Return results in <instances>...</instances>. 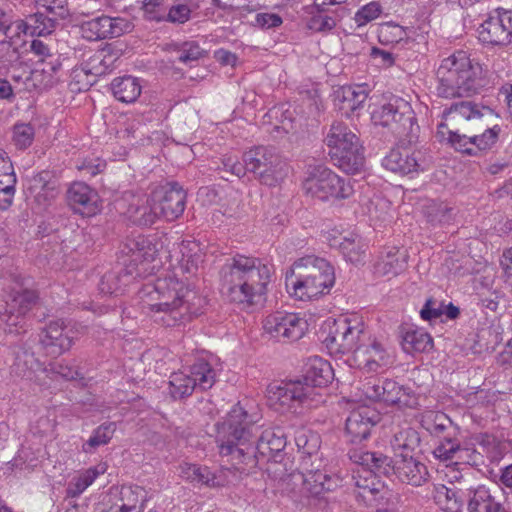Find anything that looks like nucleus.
Returning a JSON list of instances; mask_svg holds the SVG:
<instances>
[{
    "instance_id": "nucleus-12",
    "label": "nucleus",
    "mask_w": 512,
    "mask_h": 512,
    "mask_svg": "<svg viewBox=\"0 0 512 512\" xmlns=\"http://www.w3.org/2000/svg\"><path fill=\"white\" fill-rule=\"evenodd\" d=\"M364 329V323L357 319H334L322 331V342L331 354H353Z\"/></svg>"
},
{
    "instance_id": "nucleus-34",
    "label": "nucleus",
    "mask_w": 512,
    "mask_h": 512,
    "mask_svg": "<svg viewBox=\"0 0 512 512\" xmlns=\"http://www.w3.org/2000/svg\"><path fill=\"white\" fill-rule=\"evenodd\" d=\"M320 436L309 430H298L295 434V444L298 451L302 454V468H308V464L315 460H320L319 448H320Z\"/></svg>"
},
{
    "instance_id": "nucleus-6",
    "label": "nucleus",
    "mask_w": 512,
    "mask_h": 512,
    "mask_svg": "<svg viewBox=\"0 0 512 512\" xmlns=\"http://www.w3.org/2000/svg\"><path fill=\"white\" fill-rule=\"evenodd\" d=\"M285 282L297 299L310 300L329 293L335 283L334 268L324 258L308 255L294 262Z\"/></svg>"
},
{
    "instance_id": "nucleus-31",
    "label": "nucleus",
    "mask_w": 512,
    "mask_h": 512,
    "mask_svg": "<svg viewBox=\"0 0 512 512\" xmlns=\"http://www.w3.org/2000/svg\"><path fill=\"white\" fill-rule=\"evenodd\" d=\"M37 299V295L31 290L17 291L11 295V299L6 303L5 313L8 314L7 325L17 326L20 322L19 317L24 316L32 307Z\"/></svg>"
},
{
    "instance_id": "nucleus-40",
    "label": "nucleus",
    "mask_w": 512,
    "mask_h": 512,
    "mask_svg": "<svg viewBox=\"0 0 512 512\" xmlns=\"http://www.w3.org/2000/svg\"><path fill=\"white\" fill-rule=\"evenodd\" d=\"M125 267L119 271H109L105 273L99 283V290L103 294H118L123 291V287L127 286L133 279L138 277L136 273L131 277L124 276Z\"/></svg>"
},
{
    "instance_id": "nucleus-46",
    "label": "nucleus",
    "mask_w": 512,
    "mask_h": 512,
    "mask_svg": "<svg viewBox=\"0 0 512 512\" xmlns=\"http://www.w3.org/2000/svg\"><path fill=\"white\" fill-rule=\"evenodd\" d=\"M82 37L89 41L109 38L108 16L102 15L80 25Z\"/></svg>"
},
{
    "instance_id": "nucleus-42",
    "label": "nucleus",
    "mask_w": 512,
    "mask_h": 512,
    "mask_svg": "<svg viewBox=\"0 0 512 512\" xmlns=\"http://www.w3.org/2000/svg\"><path fill=\"white\" fill-rule=\"evenodd\" d=\"M119 512H140L143 510L146 492L139 486H123L121 488Z\"/></svg>"
},
{
    "instance_id": "nucleus-39",
    "label": "nucleus",
    "mask_w": 512,
    "mask_h": 512,
    "mask_svg": "<svg viewBox=\"0 0 512 512\" xmlns=\"http://www.w3.org/2000/svg\"><path fill=\"white\" fill-rule=\"evenodd\" d=\"M483 126L485 127L483 132L473 134L475 157H481L488 152L493 151L499 141L500 133L502 131L498 122H492L490 125L483 124Z\"/></svg>"
},
{
    "instance_id": "nucleus-29",
    "label": "nucleus",
    "mask_w": 512,
    "mask_h": 512,
    "mask_svg": "<svg viewBox=\"0 0 512 512\" xmlns=\"http://www.w3.org/2000/svg\"><path fill=\"white\" fill-rule=\"evenodd\" d=\"M468 512H512L484 486L469 492Z\"/></svg>"
},
{
    "instance_id": "nucleus-26",
    "label": "nucleus",
    "mask_w": 512,
    "mask_h": 512,
    "mask_svg": "<svg viewBox=\"0 0 512 512\" xmlns=\"http://www.w3.org/2000/svg\"><path fill=\"white\" fill-rule=\"evenodd\" d=\"M408 255L405 250L398 247H387L379 256L374 265L377 276L395 277L407 267Z\"/></svg>"
},
{
    "instance_id": "nucleus-1",
    "label": "nucleus",
    "mask_w": 512,
    "mask_h": 512,
    "mask_svg": "<svg viewBox=\"0 0 512 512\" xmlns=\"http://www.w3.org/2000/svg\"><path fill=\"white\" fill-rule=\"evenodd\" d=\"M257 414H249L240 404L235 405L221 424H217L216 440L222 455L243 458L247 465L259 462H281L286 447V435L281 428L268 429L258 435Z\"/></svg>"
},
{
    "instance_id": "nucleus-51",
    "label": "nucleus",
    "mask_w": 512,
    "mask_h": 512,
    "mask_svg": "<svg viewBox=\"0 0 512 512\" xmlns=\"http://www.w3.org/2000/svg\"><path fill=\"white\" fill-rule=\"evenodd\" d=\"M41 74L43 76L42 82L45 87H53L60 81V74L62 70V62L59 55L50 57L48 60L42 62Z\"/></svg>"
},
{
    "instance_id": "nucleus-58",
    "label": "nucleus",
    "mask_w": 512,
    "mask_h": 512,
    "mask_svg": "<svg viewBox=\"0 0 512 512\" xmlns=\"http://www.w3.org/2000/svg\"><path fill=\"white\" fill-rule=\"evenodd\" d=\"M382 12L381 5L376 2L372 1L364 6H362L354 16V20L357 23V25L364 26L368 24L369 22L375 20L380 16Z\"/></svg>"
},
{
    "instance_id": "nucleus-5",
    "label": "nucleus",
    "mask_w": 512,
    "mask_h": 512,
    "mask_svg": "<svg viewBox=\"0 0 512 512\" xmlns=\"http://www.w3.org/2000/svg\"><path fill=\"white\" fill-rule=\"evenodd\" d=\"M154 289L158 302L151 305V310L155 312V321L167 327L190 321L201 313L205 304L196 291L173 277L158 279Z\"/></svg>"
},
{
    "instance_id": "nucleus-2",
    "label": "nucleus",
    "mask_w": 512,
    "mask_h": 512,
    "mask_svg": "<svg viewBox=\"0 0 512 512\" xmlns=\"http://www.w3.org/2000/svg\"><path fill=\"white\" fill-rule=\"evenodd\" d=\"M272 275L273 267L261 259L236 254L219 271L221 291L230 302L253 306L265 299Z\"/></svg>"
},
{
    "instance_id": "nucleus-62",
    "label": "nucleus",
    "mask_w": 512,
    "mask_h": 512,
    "mask_svg": "<svg viewBox=\"0 0 512 512\" xmlns=\"http://www.w3.org/2000/svg\"><path fill=\"white\" fill-rule=\"evenodd\" d=\"M191 10L185 4H178L167 8L166 18L164 21L171 23L183 24L190 19Z\"/></svg>"
},
{
    "instance_id": "nucleus-21",
    "label": "nucleus",
    "mask_w": 512,
    "mask_h": 512,
    "mask_svg": "<svg viewBox=\"0 0 512 512\" xmlns=\"http://www.w3.org/2000/svg\"><path fill=\"white\" fill-rule=\"evenodd\" d=\"M380 418V414L369 406H359L352 410L345 422V431L350 441L357 443L367 439Z\"/></svg>"
},
{
    "instance_id": "nucleus-17",
    "label": "nucleus",
    "mask_w": 512,
    "mask_h": 512,
    "mask_svg": "<svg viewBox=\"0 0 512 512\" xmlns=\"http://www.w3.org/2000/svg\"><path fill=\"white\" fill-rule=\"evenodd\" d=\"M151 195L160 218L173 221L183 214L186 192L178 183L172 182L156 187Z\"/></svg>"
},
{
    "instance_id": "nucleus-41",
    "label": "nucleus",
    "mask_w": 512,
    "mask_h": 512,
    "mask_svg": "<svg viewBox=\"0 0 512 512\" xmlns=\"http://www.w3.org/2000/svg\"><path fill=\"white\" fill-rule=\"evenodd\" d=\"M182 258L180 260V269L183 273L195 275L199 266L203 263V254L199 246L194 242H182L180 245Z\"/></svg>"
},
{
    "instance_id": "nucleus-28",
    "label": "nucleus",
    "mask_w": 512,
    "mask_h": 512,
    "mask_svg": "<svg viewBox=\"0 0 512 512\" xmlns=\"http://www.w3.org/2000/svg\"><path fill=\"white\" fill-rule=\"evenodd\" d=\"M152 195L133 198L130 202L126 215L128 219L135 225L141 227H149L160 219Z\"/></svg>"
},
{
    "instance_id": "nucleus-30",
    "label": "nucleus",
    "mask_w": 512,
    "mask_h": 512,
    "mask_svg": "<svg viewBox=\"0 0 512 512\" xmlns=\"http://www.w3.org/2000/svg\"><path fill=\"white\" fill-rule=\"evenodd\" d=\"M401 345L408 354L429 351L433 347V339L429 333L412 325L400 329Z\"/></svg>"
},
{
    "instance_id": "nucleus-27",
    "label": "nucleus",
    "mask_w": 512,
    "mask_h": 512,
    "mask_svg": "<svg viewBox=\"0 0 512 512\" xmlns=\"http://www.w3.org/2000/svg\"><path fill=\"white\" fill-rule=\"evenodd\" d=\"M363 392L372 401L394 405L401 398L402 388L394 380L374 379L363 385Z\"/></svg>"
},
{
    "instance_id": "nucleus-44",
    "label": "nucleus",
    "mask_w": 512,
    "mask_h": 512,
    "mask_svg": "<svg viewBox=\"0 0 512 512\" xmlns=\"http://www.w3.org/2000/svg\"><path fill=\"white\" fill-rule=\"evenodd\" d=\"M190 372H176L170 376L169 393L174 399H183L198 391Z\"/></svg>"
},
{
    "instance_id": "nucleus-36",
    "label": "nucleus",
    "mask_w": 512,
    "mask_h": 512,
    "mask_svg": "<svg viewBox=\"0 0 512 512\" xmlns=\"http://www.w3.org/2000/svg\"><path fill=\"white\" fill-rule=\"evenodd\" d=\"M331 246L337 247L345 260L353 264L361 263L364 260L367 249L363 238L354 233L341 238L340 241L334 240Z\"/></svg>"
},
{
    "instance_id": "nucleus-8",
    "label": "nucleus",
    "mask_w": 512,
    "mask_h": 512,
    "mask_svg": "<svg viewBox=\"0 0 512 512\" xmlns=\"http://www.w3.org/2000/svg\"><path fill=\"white\" fill-rule=\"evenodd\" d=\"M248 172L264 185L276 186L288 175L289 167L274 147L256 146L242 157Z\"/></svg>"
},
{
    "instance_id": "nucleus-48",
    "label": "nucleus",
    "mask_w": 512,
    "mask_h": 512,
    "mask_svg": "<svg viewBox=\"0 0 512 512\" xmlns=\"http://www.w3.org/2000/svg\"><path fill=\"white\" fill-rule=\"evenodd\" d=\"M453 208L443 202L431 201L424 208V214L433 225L449 223L453 218Z\"/></svg>"
},
{
    "instance_id": "nucleus-3",
    "label": "nucleus",
    "mask_w": 512,
    "mask_h": 512,
    "mask_svg": "<svg viewBox=\"0 0 512 512\" xmlns=\"http://www.w3.org/2000/svg\"><path fill=\"white\" fill-rule=\"evenodd\" d=\"M334 373L330 363L321 357H313L301 379L273 382L267 386V399L274 409L281 412L294 411L299 407H310L317 402L316 388L327 386Z\"/></svg>"
},
{
    "instance_id": "nucleus-47",
    "label": "nucleus",
    "mask_w": 512,
    "mask_h": 512,
    "mask_svg": "<svg viewBox=\"0 0 512 512\" xmlns=\"http://www.w3.org/2000/svg\"><path fill=\"white\" fill-rule=\"evenodd\" d=\"M116 431L115 422H105L97 427L90 438L83 444V451L94 452L98 447L106 445L112 439Z\"/></svg>"
},
{
    "instance_id": "nucleus-10",
    "label": "nucleus",
    "mask_w": 512,
    "mask_h": 512,
    "mask_svg": "<svg viewBox=\"0 0 512 512\" xmlns=\"http://www.w3.org/2000/svg\"><path fill=\"white\" fill-rule=\"evenodd\" d=\"M303 189L307 195L322 201L331 198L346 199L354 191L349 179L338 176L323 165H309Z\"/></svg>"
},
{
    "instance_id": "nucleus-22",
    "label": "nucleus",
    "mask_w": 512,
    "mask_h": 512,
    "mask_svg": "<svg viewBox=\"0 0 512 512\" xmlns=\"http://www.w3.org/2000/svg\"><path fill=\"white\" fill-rule=\"evenodd\" d=\"M423 159L420 151L410 152L407 149H391L383 158L382 166L401 176L413 175L423 171Z\"/></svg>"
},
{
    "instance_id": "nucleus-32",
    "label": "nucleus",
    "mask_w": 512,
    "mask_h": 512,
    "mask_svg": "<svg viewBox=\"0 0 512 512\" xmlns=\"http://www.w3.org/2000/svg\"><path fill=\"white\" fill-rule=\"evenodd\" d=\"M437 137L440 141H445L455 151L475 157L473 148V135L461 134L458 130H453L447 126V123H439L437 126Z\"/></svg>"
},
{
    "instance_id": "nucleus-7",
    "label": "nucleus",
    "mask_w": 512,
    "mask_h": 512,
    "mask_svg": "<svg viewBox=\"0 0 512 512\" xmlns=\"http://www.w3.org/2000/svg\"><path fill=\"white\" fill-rule=\"evenodd\" d=\"M331 161L347 174L359 173L365 164L360 138L344 122H333L325 139Z\"/></svg>"
},
{
    "instance_id": "nucleus-18",
    "label": "nucleus",
    "mask_w": 512,
    "mask_h": 512,
    "mask_svg": "<svg viewBox=\"0 0 512 512\" xmlns=\"http://www.w3.org/2000/svg\"><path fill=\"white\" fill-rule=\"evenodd\" d=\"M479 120L482 124L490 125L492 122L499 121V114L489 106L473 101L453 102L449 107L442 111V122L447 126L453 125L458 119Z\"/></svg>"
},
{
    "instance_id": "nucleus-23",
    "label": "nucleus",
    "mask_w": 512,
    "mask_h": 512,
    "mask_svg": "<svg viewBox=\"0 0 512 512\" xmlns=\"http://www.w3.org/2000/svg\"><path fill=\"white\" fill-rule=\"evenodd\" d=\"M393 475L402 483L422 486L428 482L430 474L427 466L413 455L399 454L395 458Z\"/></svg>"
},
{
    "instance_id": "nucleus-63",
    "label": "nucleus",
    "mask_w": 512,
    "mask_h": 512,
    "mask_svg": "<svg viewBox=\"0 0 512 512\" xmlns=\"http://www.w3.org/2000/svg\"><path fill=\"white\" fill-rule=\"evenodd\" d=\"M189 478L198 481L208 486L216 485L215 475L207 467H199L197 465H191L189 467Z\"/></svg>"
},
{
    "instance_id": "nucleus-50",
    "label": "nucleus",
    "mask_w": 512,
    "mask_h": 512,
    "mask_svg": "<svg viewBox=\"0 0 512 512\" xmlns=\"http://www.w3.org/2000/svg\"><path fill=\"white\" fill-rule=\"evenodd\" d=\"M423 427L435 436H440L452 429L451 419L442 412L430 413L423 420Z\"/></svg>"
},
{
    "instance_id": "nucleus-15",
    "label": "nucleus",
    "mask_w": 512,
    "mask_h": 512,
    "mask_svg": "<svg viewBox=\"0 0 512 512\" xmlns=\"http://www.w3.org/2000/svg\"><path fill=\"white\" fill-rule=\"evenodd\" d=\"M479 41L490 47H506L512 43V10L497 8L479 25Z\"/></svg>"
},
{
    "instance_id": "nucleus-35",
    "label": "nucleus",
    "mask_w": 512,
    "mask_h": 512,
    "mask_svg": "<svg viewBox=\"0 0 512 512\" xmlns=\"http://www.w3.org/2000/svg\"><path fill=\"white\" fill-rule=\"evenodd\" d=\"M341 102L340 110L347 116L362 109L368 98V91L364 85L344 86L338 91Z\"/></svg>"
},
{
    "instance_id": "nucleus-60",
    "label": "nucleus",
    "mask_w": 512,
    "mask_h": 512,
    "mask_svg": "<svg viewBox=\"0 0 512 512\" xmlns=\"http://www.w3.org/2000/svg\"><path fill=\"white\" fill-rule=\"evenodd\" d=\"M179 52L178 60L185 64L197 61L205 55V51L194 41L184 42Z\"/></svg>"
},
{
    "instance_id": "nucleus-11",
    "label": "nucleus",
    "mask_w": 512,
    "mask_h": 512,
    "mask_svg": "<svg viewBox=\"0 0 512 512\" xmlns=\"http://www.w3.org/2000/svg\"><path fill=\"white\" fill-rule=\"evenodd\" d=\"M303 470L301 503L305 506L326 505L327 500L324 494L340 487L342 478L337 473L320 469L319 465H314V462L308 464V468Z\"/></svg>"
},
{
    "instance_id": "nucleus-4",
    "label": "nucleus",
    "mask_w": 512,
    "mask_h": 512,
    "mask_svg": "<svg viewBox=\"0 0 512 512\" xmlns=\"http://www.w3.org/2000/svg\"><path fill=\"white\" fill-rule=\"evenodd\" d=\"M492 76L468 52L458 50L444 58L436 71L437 94L446 99L471 97L483 88L493 85Z\"/></svg>"
},
{
    "instance_id": "nucleus-16",
    "label": "nucleus",
    "mask_w": 512,
    "mask_h": 512,
    "mask_svg": "<svg viewBox=\"0 0 512 512\" xmlns=\"http://www.w3.org/2000/svg\"><path fill=\"white\" fill-rule=\"evenodd\" d=\"M263 328L278 341H297L305 334L308 323L297 314L277 311L265 318Z\"/></svg>"
},
{
    "instance_id": "nucleus-9",
    "label": "nucleus",
    "mask_w": 512,
    "mask_h": 512,
    "mask_svg": "<svg viewBox=\"0 0 512 512\" xmlns=\"http://www.w3.org/2000/svg\"><path fill=\"white\" fill-rule=\"evenodd\" d=\"M371 120L375 125L387 128L396 137H406L409 141L419 130L411 106L403 99H394L375 108L371 112Z\"/></svg>"
},
{
    "instance_id": "nucleus-57",
    "label": "nucleus",
    "mask_w": 512,
    "mask_h": 512,
    "mask_svg": "<svg viewBox=\"0 0 512 512\" xmlns=\"http://www.w3.org/2000/svg\"><path fill=\"white\" fill-rule=\"evenodd\" d=\"M142 10L146 19L161 22L166 18L167 7L164 0H143Z\"/></svg>"
},
{
    "instance_id": "nucleus-53",
    "label": "nucleus",
    "mask_w": 512,
    "mask_h": 512,
    "mask_svg": "<svg viewBox=\"0 0 512 512\" xmlns=\"http://www.w3.org/2000/svg\"><path fill=\"white\" fill-rule=\"evenodd\" d=\"M115 58L103 52L96 53L87 62L88 72L95 76H102L113 69Z\"/></svg>"
},
{
    "instance_id": "nucleus-14",
    "label": "nucleus",
    "mask_w": 512,
    "mask_h": 512,
    "mask_svg": "<svg viewBox=\"0 0 512 512\" xmlns=\"http://www.w3.org/2000/svg\"><path fill=\"white\" fill-rule=\"evenodd\" d=\"M354 364L368 373L378 372L392 363L384 345L365 327L352 354Z\"/></svg>"
},
{
    "instance_id": "nucleus-55",
    "label": "nucleus",
    "mask_w": 512,
    "mask_h": 512,
    "mask_svg": "<svg viewBox=\"0 0 512 512\" xmlns=\"http://www.w3.org/2000/svg\"><path fill=\"white\" fill-rule=\"evenodd\" d=\"M35 130L29 123H17L13 127V142L19 149L29 147L34 139Z\"/></svg>"
},
{
    "instance_id": "nucleus-43",
    "label": "nucleus",
    "mask_w": 512,
    "mask_h": 512,
    "mask_svg": "<svg viewBox=\"0 0 512 512\" xmlns=\"http://www.w3.org/2000/svg\"><path fill=\"white\" fill-rule=\"evenodd\" d=\"M57 24L58 20L39 9L27 18L26 29L32 35L45 36L51 34Z\"/></svg>"
},
{
    "instance_id": "nucleus-45",
    "label": "nucleus",
    "mask_w": 512,
    "mask_h": 512,
    "mask_svg": "<svg viewBox=\"0 0 512 512\" xmlns=\"http://www.w3.org/2000/svg\"><path fill=\"white\" fill-rule=\"evenodd\" d=\"M13 367L16 374L26 379H32L33 373L44 370L43 364L34 356L32 352L27 350L19 351L16 354Z\"/></svg>"
},
{
    "instance_id": "nucleus-59",
    "label": "nucleus",
    "mask_w": 512,
    "mask_h": 512,
    "mask_svg": "<svg viewBox=\"0 0 512 512\" xmlns=\"http://www.w3.org/2000/svg\"><path fill=\"white\" fill-rule=\"evenodd\" d=\"M481 459V454L468 442H462L455 453V463H464L468 465H478Z\"/></svg>"
},
{
    "instance_id": "nucleus-64",
    "label": "nucleus",
    "mask_w": 512,
    "mask_h": 512,
    "mask_svg": "<svg viewBox=\"0 0 512 512\" xmlns=\"http://www.w3.org/2000/svg\"><path fill=\"white\" fill-rule=\"evenodd\" d=\"M486 171L492 176H506L512 173V157L491 161Z\"/></svg>"
},
{
    "instance_id": "nucleus-33",
    "label": "nucleus",
    "mask_w": 512,
    "mask_h": 512,
    "mask_svg": "<svg viewBox=\"0 0 512 512\" xmlns=\"http://www.w3.org/2000/svg\"><path fill=\"white\" fill-rule=\"evenodd\" d=\"M110 87L114 97L123 103H134L142 92L140 79L131 75L116 77Z\"/></svg>"
},
{
    "instance_id": "nucleus-20",
    "label": "nucleus",
    "mask_w": 512,
    "mask_h": 512,
    "mask_svg": "<svg viewBox=\"0 0 512 512\" xmlns=\"http://www.w3.org/2000/svg\"><path fill=\"white\" fill-rule=\"evenodd\" d=\"M66 200L68 206L82 216L91 217L101 210L97 191L82 181L70 184L66 192Z\"/></svg>"
},
{
    "instance_id": "nucleus-49",
    "label": "nucleus",
    "mask_w": 512,
    "mask_h": 512,
    "mask_svg": "<svg viewBox=\"0 0 512 512\" xmlns=\"http://www.w3.org/2000/svg\"><path fill=\"white\" fill-rule=\"evenodd\" d=\"M461 443L455 432H448L444 435L435 446L433 455L440 461H454L455 453Z\"/></svg>"
},
{
    "instance_id": "nucleus-38",
    "label": "nucleus",
    "mask_w": 512,
    "mask_h": 512,
    "mask_svg": "<svg viewBox=\"0 0 512 512\" xmlns=\"http://www.w3.org/2000/svg\"><path fill=\"white\" fill-rule=\"evenodd\" d=\"M420 443L421 438L419 432L412 427L399 429L394 433L390 441V445L395 452V458H397L399 454L410 455L420 446Z\"/></svg>"
},
{
    "instance_id": "nucleus-19",
    "label": "nucleus",
    "mask_w": 512,
    "mask_h": 512,
    "mask_svg": "<svg viewBox=\"0 0 512 512\" xmlns=\"http://www.w3.org/2000/svg\"><path fill=\"white\" fill-rule=\"evenodd\" d=\"M75 338L73 328L58 319L43 328L39 341L48 355L57 357L70 350Z\"/></svg>"
},
{
    "instance_id": "nucleus-13",
    "label": "nucleus",
    "mask_w": 512,
    "mask_h": 512,
    "mask_svg": "<svg viewBox=\"0 0 512 512\" xmlns=\"http://www.w3.org/2000/svg\"><path fill=\"white\" fill-rule=\"evenodd\" d=\"M159 251V243L155 236L132 234L123 241L120 247L119 261L125 267L127 277L141 275L137 267L144 261H152Z\"/></svg>"
},
{
    "instance_id": "nucleus-37",
    "label": "nucleus",
    "mask_w": 512,
    "mask_h": 512,
    "mask_svg": "<svg viewBox=\"0 0 512 512\" xmlns=\"http://www.w3.org/2000/svg\"><path fill=\"white\" fill-rule=\"evenodd\" d=\"M471 490L458 489L454 485L451 487L441 486L437 489L438 502L444 505L447 512H462L465 503L468 504L469 492Z\"/></svg>"
},
{
    "instance_id": "nucleus-61",
    "label": "nucleus",
    "mask_w": 512,
    "mask_h": 512,
    "mask_svg": "<svg viewBox=\"0 0 512 512\" xmlns=\"http://www.w3.org/2000/svg\"><path fill=\"white\" fill-rule=\"evenodd\" d=\"M444 314V304L429 298L420 310V317L425 321H435Z\"/></svg>"
},
{
    "instance_id": "nucleus-54",
    "label": "nucleus",
    "mask_w": 512,
    "mask_h": 512,
    "mask_svg": "<svg viewBox=\"0 0 512 512\" xmlns=\"http://www.w3.org/2000/svg\"><path fill=\"white\" fill-rule=\"evenodd\" d=\"M19 57L18 49L11 42L0 41V76L6 74L9 68L19 60Z\"/></svg>"
},
{
    "instance_id": "nucleus-52",
    "label": "nucleus",
    "mask_w": 512,
    "mask_h": 512,
    "mask_svg": "<svg viewBox=\"0 0 512 512\" xmlns=\"http://www.w3.org/2000/svg\"><path fill=\"white\" fill-rule=\"evenodd\" d=\"M38 8L56 20H64L70 16L66 0H36Z\"/></svg>"
},
{
    "instance_id": "nucleus-24",
    "label": "nucleus",
    "mask_w": 512,
    "mask_h": 512,
    "mask_svg": "<svg viewBox=\"0 0 512 512\" xmlns=\"http://www.w3.org/2000/svg\"><path fill=\"white\" fill-rule=\"evenodd\" d=\"M221 371L222 366L219 359L212 354L197 357L189 367V372L194 381L193 384L201 392L213 387Z\"/></svg>"
},
{
    "instance_id": "nucleus-56",
    "label": "nucleus",
    "mask_w": 512,
    "mask_h": 512,
    "mask_svg": "<svg viewBox=\"0 0 512 512\" xmlns=\"http://www.w3.org/2000/svg\"><path fill=\"white\" fill-rule=\"evenodd\" d=\"M307 28L315 32H326L336 26V19L325 13H309Z\"/></svg>"
},
{
    "instance_id": "nucleus-25",
    "label": "nucleus",
    "mask_w": 512,
    "mask_h": 512,
    "mask_svg": "<svg viewBox=\"0 0 512 512\" xmlns=\"http://www.w3.org/2000/svg\"><path fill=\"white\" fill-rule=\"evenodd\" d=\"M348 455L352 462L367 467V469L375 475L390 477L395 472V458L392 459L381 452L351 449Z\"/></svg>"
}]
</instances>
